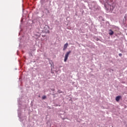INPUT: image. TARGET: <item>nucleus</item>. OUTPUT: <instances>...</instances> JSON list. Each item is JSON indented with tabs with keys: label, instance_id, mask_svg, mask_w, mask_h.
<instances>
[{
	"label": "nucleus",
	"instance_id": "8",
	"mask_svg": "<svg viewBox=\"0 0 127 127\" xmlns=\"http://www.w3.org/2000/svg\"><path fill=\"white\" fill-rule=\"evenodd\" d=\"M119 56L120 57H122V56H123V55L122 54H119Z\"/></svg>",
	"mask_w": 127,
	"mask_h": 127
},
{
	"label": "nucleus",
	"instance_id": "1",
	"mask_svg": "<svg viewBox=\"0 0 127 127\" xmlns=\"http://www.w3.org/2000/svg\"><path fill=\"white\" fill-rule=\"evenodd\" d=\"M70 53H71V51H69L66 52V53L64 56V62H66L67 61V60L68 59V57H69V55H70Z\"/></svg>",
	"mask_w": 127,
	"mask_h": 127
},
{
	"label": "nucleus",
	"instance_id": "2",
	"mask_svg": "<svg viewBox=\"0 0 127 127\" xmlns=\"http://www.w3.org/2000/svg\"><path fill=\"white\" fill-rule=\"evenodd\" d=\"M67 47H68V43H66L65 44L64 46L63 51H65L66 49H67Z\"/></svg>",
	"mask_w": 127,
	"mask_h": 127
},
{
	"label": "nucleus",
	"instance_id": "7",
	"mask_svg": "<svg viewBox=\"0 0 127 127\" xmlns=\"http://www.w3.org/2000/svg\"><path fill=\"white\" fill-rule=\"evenodd\" d=\"M58 93H59V94H61V93H62V91H61V90H58Z\"/></svg>",
	"mask_w": 127,
	"mask_h": 127
},
{
	"label": "nucleus",
	"instance_id": "5",
	"mask_svg": "<svg viewBox=\"0 0 127 127\" xmlns=\"http://www.w3.org/2000/svg\"><path fill=\"white\" fill-rule=\"evenodd\" d=\"M109 6H110V10H113V9H114V6H113L111 5H109Z\"/></svg>",
	"mask_w": 127,
	"mask_h": 127
},
{
	"label": "nucleus",
	"instance_id": "6",
	"mask_svg": "<svg viewBox=\"0 0 127 127\" xmlns=\"http://www.w3.org/2000/svg\"><path fill=\"white\" fill-rule=\"evenodd\" d=\"M42 99H43V100H45V99H46V96H43Z\"/></svg>",
	"mask_w": 127,
	"mask_h": 127
},
{
	"label": "nucleus",
	"instance_id": "3",
	"mask_svg": "<svg viewBox=\"0 0 127 127\" xmlns=\"http://www.w3.org/2000/svg\"><path fill=\"white\" fill-rule=\"evenodd\" d=\"M120 99H121L120 96H117L116 97V101H117V102H119V101H120Z\"/></svg>",
	"mask_w": 127,
	"mask_h": 127
},
{
	"label": "nucleus",
	"instance_id": "4",
	"mask_svg": "<svg viewBox=\"0 0 127 127\" xmlns=\"http://www.w3.org/2000/svg\"><path fill=\"white\" fill-rule=\"evenodd\" d=\"M109 35H113L114 34V31H113V30H112L111 29L109 30Z\"/></svg>",
	"mask_w": 127,
	"mask_h": 127
}]
</instances>
